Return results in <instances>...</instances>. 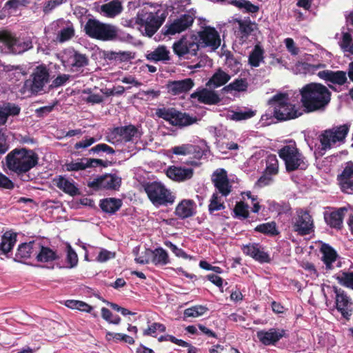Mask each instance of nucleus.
I'll use <instances>...</instances> for the list:
<instances>
[{
  "label": "nucleus",
  "instance_id": "nucleus-1",
  "mask_svg": "<svg viewBox=\"0 0 353 353\" xmlns=\"http://www.w3.org/2000/svg\"><path fill=\"white\" fill-rule=\"evenodd\" d=\"M301 102L305 112L323 110L331 100V92L324 85L310 83L300 90Z\"/></svg>",
  "mask_w": 353,
  "mask_h": 353
},
{
  "label": "nucleus",
  "instance_id": "nucleus-2",
  "mask_svg": "<svg viewBox=\"0 0 353 353\" xmlns=\"http://www.w3.org/2000/svg\"><path fill=\"white\" fill-rule=\"evenodd\" d=\"M39 157L33 150L26 148H14L6 157V166L18 176L28 172L39 164Z\"/></svg>",
  "mask_w": 353,
  "mask_h": 353
},
{
  "label": "nucleus",
  "instance_id": "nucleus-3",
  "mask_svg": "<svg viewBox=\"0 0 353 353\" xmlns=\"http://www.w3.org/2000/svg\"><path fill=\"white\" fill-rule=\"evenodd\" d=\"M83 31L90 38L102 41H114L121 40L119 35L118 28L111 23L90 18L85 23Z\"/></svg>",
  "mask_w": 353,
  "mask_h": 353
},
{
  "label": "nucleus",
  "instance_id": "nucleus-4",
  "mask_svg": "<svg viewBox=\"0 0 353 353\" xmlns=\"http://www.w3.org/2000/svg\"><path fill=\"white\" fill-rule=\"evenodd\" d=\"M83 31L90 38L102 41H114L121 40L119 35L118 28L111 23L90 18L85 23Z\"/></svg>",
  "mask_w": 353,
  "mask_h": 353
},
{
  "label": "nucleus",
  "instance_id": "nucleus-5",
  "mask_svg": "<svg viewBox=\"0 0 353 353\" xmlns=\"http://www.w3.org/2000/svg\"><path fill=\"white\" fill-rule=\"evenodd\" d=\"M83 31L90 38L102 41H114L121 40L119 35L118 28L111 23L90 18L85 23Z\"/></svg>",
  "mask_w": 353,
  "mask_h": 353
},
{
  "label": "nucleus",
  "instance_id": "nucleus-6",
  "mask_svg": "<svg viewBox=\"0 0 353 353\" xmlns=\"http://www.w3.org/2000/svg\"><path fill=\"white\" fill-rule=\"evenodd\" d=\"M143 188L149 200L156 207L172 205L175 201V196L160 182H147Z\"/></svg>",
  "mask_w": 353,
  "mask_h": 353
},
{
  "label": "nucleus",
  "instance_id": "nucleus-7",
  "mask_svg": "<svg viewBox=\"0 0 353 353\" xmlns=\"http://www.w3.org/2000/svg\"><path fill=\"white\" fill-rule=\"evenodd\" d=\"M50 82L49 69L45 64H41L34 68L24 86L33 94L45 92V87Z\"/></svg>",
  "mask_w": 353,
  "mask_h": 353
},
{
  "label": "nucleus",
  "instance_id": "nucleus-8",
  "mask_svg": "<svg viewBox=\"0 0 353 353\" xmlns=\"http://www.w3.org/2000/svg\"><path fill=\"white\" fill-rule=\"evenodd\" d=\"M350 125L345 123L324 130L319 137L320 143L323 150L332 148L339 143L343 144L350 131Z\"/></svg>",
  "mask_w": 353,
  "mask_h": 353
},
{
  "label": "nucleus",
  "instance_id": "nucleus-9",
  "mask_svg": "<svg viewBox=\"0 0 353 353\" xmlns=\"http://www.w3.org/2000/svg\"><path fill=\"white\" fill-rule=\"evenodd\" d=\"M157 117L168 121L174 126H188L196 121V117H192L186 113L181 112L174 108H157L155 112Z\"/></svg>",
  "mask_w": 353,
  "mask_h": 353
},
{
  "label": "nucleus",
  "instance_id": "nucleus-10",
  "mask_svg": "<svg viewBox=\"0 0 353 353\" xmlns=\"http://www.w3.org/2000/svg\"><path fill=\"white\" fill-rule=\"evenodd\" d=\"M142 132L132 124L125 126L116 127L112 129L106 140L111 143L116 142H133L141 138Z\"/></svg>",
  "mask_w": 353,
  "mask_h": 353
},
{
  "label": "nucleus",
  "instance_id": "nucleus-11",
  "mask_svg": "<svg viewBox=\"0 0 353 353\" xmlns=\"http://www.w3.org/2000/svg\"><path fill=\"white\" fill-rule=\"evenodd\" d=\"M194 14L185 12L181 14L173 21H169L162 28V32L165 35H174L189 29L194 21Z\"/></svg>",
  "mask_w": 353,
  "mask_h": 353
},
{
  "label": "nucleus",
  "instance_id": "nucleus-12",
  "mask_svg": "<svg viewBox=\"0 0 353 353\" xmlns=\"http://www.w3.org/2000/svg\"><path fill=\"white\" fill-rule=\"evenodd\" d=\"M121 185V178L115 174H105L97 176L88 182V187L94 192L103 190H118Z\"/></svg>",
  "mask_w": 353,
  "mask_h": 353
},
{
  "label": "nucleus",
  "instance_id": "nucleus-13",
  "mask_svg": "<svg viewBox=\"0 0 353 353\" xmlns=\"http://www.w3.org/2000/svg\"><path fill=\"white\" fill-rule=\"evenodd\" d=\"M268 114L279 121L287 120V93H278L268 101Z\"/></svg>",
  "mask_w": 353,
  "mask_h": 353
},
{
  "label": "nucleus",
  "instance_id": "nucleus-14",
  "mask_svg": "<svg viewBox=\"0 0 353 353\" xmlns=\"http://www.w3.org/2000/svg\"><path fill=\"white\" fill-rule=\"evenodd\" d=\"M307 167V161L292 139H288V172L296 170H304Z\"/></svg>",
  "mask_w": 353,
  "mask_h": 353
},
{
  "label": "nucleus",
  "instance_id": "nucleus-15",
  "mask_svg": "<svg viewBox=\"0 0 353 353\" xmlns=\"http://www.w3.org/2000/svg\"><path fill=\"white\" fill-rule=\"evenodd\" d=\"M335 294V304L336 310L342 316L349 321L353 314L352 302L345 291L336 286H333Z\"/></svg>",
  "mask_w": 353,
  "mask_h": 353
},
{
  "label": "nucleus",
  "instance_id": "nucleus-16",
  "mask_svg": "<svg viewBox=\"0 0 353 353\" xmlns=\"http://www.w3.org/2000/svg\"><path fill=\"white\" fill-rule=\"evenodd\" d=\"M296 214L297 216L294 224V230L302 236L310 234L313 231L314 224L309 212L299 209Z\"/></svg>",
  "mask_w": 353,
  "mask_h": 353
},
{
  "label": "nucleus",
  "instance_id": "nucleus-17",
  "mask_svg": "<svg viewBox=\"0 0 353 353\" xmlns=\"http://www.w3.org/2000/svg\"><path fill=\"white\" fill-rule=\"evenodd\" d=\"M286 331L283 328L271 327L268 330H262L256 332L259 341L264 345H275L283 337L285 336Z\"/></svg>",
  "mask_w": 353,
  "mask_h": 353
},
{
  "label": "nucleus",
  "instance_id": "nucleus-18",
  "mask_svg": "<svg viewBox=\"0 0 353 353\" xmlns=\"http://www.w3.org/2000/svg\"><path fill=\"white\" fill-rule=\"evenodd\" d=\"M337 181L341 191L345 194H353V162L345 163L343 171L337 176Z\"/></svg>",
  "mask_w": 353,
  "mask_h": 353
},
{
  "label": "nucleus",
  "instance_id": "nucleus-19",
  "mask_svg": "<svg viewBox=\"0 0 353 353\" xmlns=\"http://www.w3.org/2000/svg\"><path fill=\"white\" fill-rule=\"evenodd\" d=\"M212 181L222 196H227L232 191L227 172L223 168L216 169L212 174Z\"/></svg>",
  "mask_w": 353,
  "mask_h": 353
},
{
  "label": "nucleus",
  "instance_id": "nucleus-20",
  "mask_svg": "<svg viewBox=\"0 0 353 353\" xmlns=\"http://www.w3.org/2000/svg\"><path fill=\"white\" fill-rule=\"evenodd\" d=\"M242 250L245 254L261 263H270L271 261L269 254L265 251V248L259 243H253L243 245Z\"/></svg>",
  "mask_w": 353,
  "mask_h": 353
},
{
  "label": "nucleus",
  "instance_id": "nucleus-21",
  "mask_svg": "<svg viewBox=\"0 0 353 353\" xmlns=\"http://www.w3.org/2000/svg\"><path fill=\"white\" fill-rule=\"evenodd\" d=\"M201 47H210L213 50L217 49L221 44V39L218 32L214 28H206L199 33Z\"/></svg>",
  "mask_w": 353,
  "mask_h": 353
},
{
  "label": "nucleus",
  "instance_id": "nucleus-22",
  "mask_svg": "<svg viewBox=\"0 0 353 353\" xmlns=\"http://www.w3.org/2000/svg\"><path fill=\"white\" fill-rule=\"evenodd\" d=\"M159 14V10L156 12L155 15L150 12L145 19L144 24L145 32L150 37L157 32L166 18L165 12H162L161 14Z\"/></svg>",
  "mask_w": 353,
  "mask_h": 353
},
{
  "label": "nucleus",
  "instance_id": "nucleus-23",
  "mask_svg": "<svg viewBox=\"0 0 353 353\" xmlns=\"http://www.w3.org/2000/svg\"><path fill=\"white\" fill-rule=\"evenodd\" d=\"M213 89L202 88L191 94L192 99H197L199 102L207 105H216L221 101L219 95Z\"/></svg>",
  "mask_w": 353,
  "mask_h": 353
},
{
  "label": "nucleus",
  "instance_id": "nucleus-24",
  "mask_svg": "<svg viewBox=\"0 0 353 353\" xmlns=\"http://www.w3.org/2000/svg\"><path fill=\"white\" fill-rule=\"evenodd\" d=\"M170 151L176 155H192L194 159L198 160L204 155V150L199 145L190 143L174 146Z\"/></svg>",
  "mask_w": 353,
  "mask_h": 353
},
{
  "label": "nucleus",
  "instance_id": "nucleus-25",
  "mask_svg": "<svg viewBox=\"0 0 353 353\" xmlns=\"http://www.w3.org/2000/svg\"><path fill=\"white\" fill-rule=\"evenodd\" d=\"M317 75L320 79L325 81L339 85H344L347 81L346 72L342 70L332 71L325 70L319 72Z\"/></svg>",
  "mask_w": 353,
  "mask_h": 353
},
{
  "label": "nucleus",
  "instance_id": "nucleus-26",
  "mask_svg": "<svg viewBox=\"0 0 353 353\" xmlns=\"http://www.w3.org/2000/svg\"><path fill=\"white\" fill-rule=\"evenodd\" d=\"M194 85V81L190 78H187L183 80L169 81L167 88L169 93L173 95H179L188 92Z\"/></svg>",
  "mask_w": 353,
  "mask_h": 353
},
{
  "label": "nucleus",
  "instance_id": "nucleus-27",
  "mask_svg": "<svg viewBox=\"0 0 353 353\" xmlns=\"http://www.w3.org/2000/svg\"><path fill=\"white\" fill-rule=\"evenodd\" d=\"M347 208L345 207L340 208L336 210L324 213V219L325 223L332 228L341 229L343 225V219Z\"/></svg>",
  "mask_w": 353,
  "mask_h": 353
},
{
  "label": "nucleus",
  "instance_id": "nucleus-28",
  "mask_svg": "<svg viewBox=\"0 0 353 353\" xmlns=\"http://www.w3.org/2000/svg\"><path fill=\"white\" fill-rule=\"evenodd\" d=\"M37 243L34 241L20 244L15 254L14 261H21L23 259H30L32 256H35L37 252Z\"/></svg>",
  "mask_w": 353,
  "mask_h": 353
},
{
  "label": "nucleus",
  "instance_id": "nucleus-29",
  "mask_svg": "<svg viewBox=\"0 0 353 353\" xmlns=\"http://www.w3.org/2000/svg\"><path fill=\"white\" fill-rule=\"evenodd\" d=\"M194 170L192 168L170 166L167 170V176L176 181H183L192 177Z\"/></svg>",
  "mask_w": 353,
  "mask_h": 353
},
{
  "label": "nucleus",
  "instance_id": "nucleus-30",
  "mask_svg": "<svg viewBox=\"0 0 353 353\" xmlns=\"http://www.w3.org/2000/svg\"><path fill=\"white\" fill-rule=\"evenodd\" d=\"M174 213L182 219L191 217L196 213L195 203L192 200L184 199L177 205Z\"/></svg>",
  "mask_w": 353,
  "mask_h": 353
},
{
  "label": "nucleus",
  "instance_id": "nucleus-31",
  "mask_svg": "<svg viewBox=\"0 0 353 353\" xmlns=\"http://www.w3.org/2000/svg\"><path fill=\"white\" fill-rule=\"evenodd\" d=\"M230 75L219 68L206 83V87L215 89L226 84L230 80Z\"/></svg>",
  "mask_w": 353,
  "mask_h": 353
},
{
  "label": "nucleus",
  "instance_id": "nucleus-32",
  "mask_svg": "<svg viewBox=\"0 0 353 353\" xmlns=\"http://www.w3.org/2000/svg\"><path fill=\"white\" fill-rule=\"evenodd\" d=\"M37 252L35 254V259L38 262L48 263L59 259L57 252L48 247L43 246L37 243Z\"/></svg>",
  "mask_w": 353,
  "mask_h": 353
},
{
  "label": "nucleus",
  "instance_id": "nucleus-33",
  "mask_svg": "<svg viewBox=\"0 0 353 353\" xmlns=\"http://www.w3.org/2000/svg\"><path fill=\"white\" fill-rule=\"evenodd\" d=\"M320 252L322 254V261L325 265L327 270H332L333 268L332 263L336 261L338 254L336 250L330 245L323 243L321 248Z\"/></svg>",
  "mask_w": 353,
  "mask_h": 353
},
{
  "label": "nucleus",
  "instance_id": "nucleus-34",
  "mask_svg": "<svg viewBox=\"0 0 353 353\" xmlns=\"http://www.w3.org/2000/svg\"><path fill=\"white\" fill-rule=\"evenodd\" d=\"M20 111V107L14 103L8 102L0 105V125L6 123L9 116H17Z\"/></svg>",
  "mask_w": 353,
  "mask_h": 353
},
{
  "label": "nucleus",
  "instance_id": "nucleus-35",
  "mask_svg": "<svg viewBox=\"0 0 353 353\" xmlns=\"http://www.w3.org/2000/svg\"><path fill=\"white\" fill-rule=\"evenodd\" d=\"M170 51L163 45L159 46L154 51L146 54L147 60L153 62H166L170 60Z\"/></svg>",
  "mask_w": 353,
  "mask_h": 353
},
{
  "label": "nucleus",
  "instance_id": "nucleus-36",
  "mask_svg": "<svg viewBox=\"0 0 353 353\" xmlns=\"http://www.w3.org/2000/svg\"><path fill=\"white\" fill-rule=\"evenodd\" d=\"M122 204L123 202L121 199L109 197L101 199L99 203V206L103 212L110 214H114L121 208Z\"/></svg>",
  "mask_w": 353,
  "mask_h": 353
},
{
  "label": "nucleus",
  "instance_id": "nucleus-37",
  "mask_svg": "<svg viewBox=\"0 0 353 353\" xmlns=\"http://www.w3.org/2000/svg\"><path fill=\"white\" fill-rule=\"evenodd\" d=\"M123 10L121 2L119 0H112L101 6V12L108 18H114L120 14Z\"/></svg>",
  "mask_w": 353,
  "mask_h": 353
},
{
  "label": "nucleus",
  "instance_id": "nucleus-38",
  "mask_svg": "<svg viewBox=\"0 0 353 353\" xmlns=\"http://www.w3.org/2000/svg\"><path fill=\"white\" fill-rule=\"evenodd\" d=\"M54 181L55 182L56 186L65 193L72 196L80 194V191L74 183L63 176H59V178L55 179Z\"/></svg>",
  "mask_w": 353,
  "mask_h": 353
},
{
  "label": "nucleus",
  "instance_id": "nucleus-39",
  "mask_svg": "<svg viewBox=\"0 0 353 353\" xmlns=\"http://www.w3.org/2000/svg\"><path fill=\"white\" fill-rule=\"evenodd\" d=\"M0 42L8 48L10 53L14 54V50L18 42V37L10 31L3 30L0 31Z\"/></svg>",
  "mask_w": 353,
  "mask_h": 353
},
{
  "label": "nucleus",
  "instance_id": "nucleus-40",
  "mask_svg": "<svg viewBox=\"0 0 353 353\" xmlns=\"http://www.w3.org/2000/svg\"><path fill=\"white\" fill-rule=\"evenodd\" d=\"M151 261L155 265L163 266L170 262L167 251L162 248H157L154 250H151Z\"/></svg>",
  "mask_w": 353,
  "mask_h": 353
},
{
  "label": "nucleus",
  "instance_id": "nucleus-41",
  "mask_svg": "<svg viewBox=\"0 0 353 353\" xmlns=\"http://www.w3.org/2000/svg\"><path fill=\"white\" fill-rule=\"evenodd\" d=\"M325 63H319L316 64H311L307 62L298 61L295 65V71L303 74H314L319 69L325 68Z\"/></svg>",
  "mask_w": 353,
  "mask_h": 353
},
{
  "label": "nucleus",
  "instance_id": "nucleus-42",
  "mask_svg": "<svg viewBox=\"0 0 353 353\" xmlns=\"http://www.w3.org/2000/svg\"><path fill=\"white\" fill-rule=\"evenodd\" d=\"M17 241V234L14 233L6 232L1 236V242L0 243V250L3 254L10 252Z\"/></svg>",
  "mask_w": 353,
  "mask_h": 353
},
{
  "label": "nucleus",
  "instance_id": "nucleus-43",
  "mask_svg": "<svg viewBox=\"0 0 353 353\" xmlns=\"http://www.w3.org/2000/svg\"><path fill=\"white\" fill-rule=\"evenodd\" d=\"M248 87V83L245 79H236L233 82L230 83L228 85H225L222 91L224 92H229L232 90L238 92L246 91Z\"/></svg>",
  "mask_w": 353,
  "mask_h": 353
},
{
  "label": "nucleus",
  "instance_id": "nucleus-44",
  "mask_svg": "<svg viewBox=\"0 0 353 353\" xmlns=\"http://www.w3.org/2000/svg\"><path fill=\"white\" fill-rule=\"evenodd\" d=\"M254 230L270 236H274L279 234L276 225L274 222H268L258 225Z\"/></svg>",
  "mask_w": 353,
  "mask_h": 353
},
{
  "label": "nucleus",
  "instance_id": "nucleus-45",
  "mask_svg": "<svg viewBox=\"0 0 353 353\" xmlns=\"http://www.w3.org/2000/svg\"><path fill=\"white\" fill-rule=\"evenodd\" d=\"M228 3L238 8H244L245 12L248 13H256L259 10L258 6L252 4L248 0H231L229 1Z\"/></svg>",
  "mask_w": 353,
  "mask_h": 353
},
{
  "label": "nucleus",
  "instance_id": "nucleus-46",
  "mask_svg": "<svg viewBox=\"0 0 353 353\" xmlns=\"http://www.w3.org/2000/svg\"><path fill=\"white\" fill-rule=\"evenodd\" d=\"M263 49L259 46L256 45L249 55V63L252 67H258L260 65V62L263 59Z\"/></svg>",
  "mask_w": 353,
  "mask_h": 353
},
{
  "label": "nucleus",
  "instance_id": "nucleus-47",
  "mask_svg": "<svg viewBox=\"0 0 353 353\" xmlns=\"http://www.w3.org/2000/svg\"><path fill=\"white\" fill-rule=\"evenodd\" d=\"M208 311V308L202 305H196L185 309L183 312L184 319L188 317L196 318L203 316Z\"/></svg>",
  "mask_w": 353,
  "mask_h": 353
},
{
  "label": "nucleus",
  "instance_id": "nucleus-48",
  "mask_svg": "<svg viewBox=\"0 0 353 353\" xmlns=\"http://www.w3.org/2000/svg\"><path fill=\"white\" fill-rule=\"evenodd\" d=\"M172 49L174 52L179 57L188 54L187 38L183 37L179 41L174 42L172 46Z\"/></svg>",
  "mask_w": 353,
  "mask_h": 353
},
{
  "label": "nucleus",
  "instance_id": "nucleus-49",
  "mask_svg": "<svg viewBox=\"0 0 353 353\" xmlns=\"http://www.w3.org/2000/svg\"><path fill=\"white\" fill-rule=\"evenodd\" d=\"M348 32L343 33L340 46L344 52H347L353 54V41L352 37L350 32V31H352V30L348 28Z\"/></svg>",
  "mask_w": 353,
  "mask_h": 353
},
{
  "label": "nucleus",
  "instance_id": "nucleus-50",
  "mask_svg": "<svg viewBox=\"0 0 353 353\" xmlns=\"http://www.w3.org/2000/svg\"><path fill=\"white\" fill-rule=\"evenodd\" d=\"M225 208L224 203L221 202L220 198L217 193H213L208 205V211L210 214L214 212L224 210Z\"/></svg>",
  "mask_w": 353,
  "mask_h": 353
},
{
  "label": "nucleus",
  "instance_id": "nucleus-51",
  "mask_svg": "<svg viewBox=\"0 0 353 353\" xmlns=\"http://www.w3.org/2000/svg\"><path fill=\"white\" fill-rule=\"evenodd\" d=\"M74 36L73 25L70 23L68 26L62 28L57 34V40L59 42H65L71 39Z\"/></svg>",
  "mask_w": 353,
  "mask_h": 353
},
{
  "label": "nucleus",
  "instance_id": "nucleus-52",
  "mask_svg": "<svg viewBox=\"0 0 353 353\" xmlns=\"http://www.w3.org/2000/svg\"><path fill=\"white\" fill-rule=\"evenodd\" d=\"M249 206L247 203L243 201L236 202L234 208V212L235 214L236 217L239 219H245L249 216Z\"/></svg>",
  "mask_w": 353,
  "mask_h": 353
},
{
  "label": "nucleus",
  "instance_id": "nucleus-53",
  "mask_svg": "<svg viewBox=\"0 0 353 353\" xmlns=\"http://www.w3.org/2000/svg\"><path fill=\"white\" fill-rule=\"evenodd\" d=\"M157 331L165 332L166 331L165 325L161 323H152L151 325H148V328L143 330V335L156 337Z\"/></svg>",
  "mask_w": 353,
  "mask_h": 353
},
{
  "label": "nucleus",
  "instance_id": "nucleus-54",
  "mask_svg": "<svg viewBox=\"0 0 353 353\" xmlns=\"http://www.w3.org/2000/svg\"><path fill=\"white\" fill-rule=\"evenodd\" d=\"M238 23L239 31L242 34V37L247 38L252 34V32L254 30V28H256V23H252L250 21L239 20Z\"/></svg>",
  "mask_w": 353,
  "mask_h": 353
},
{
  "label": "nucleus",
  "instance_id": "nucleus-55",
  "mask_svg": "<svg viewBox=\"0 0 353 353\" xmlns=\"http://www.w3.org/2000/svg\"><path fill=\"white\" fill-rule=\"evenodd\" d=\"M278 160L276 155H268L266 159V168L265 171L268 174H276L278 172Z\"/></svg>",
  "mask_w": 353,
  "mask_h": 353
},
{
  "label": "nucleus",
  "instance_id": "nucleus-56",
  "mask_svg": "<svg viewBox=\"0 0 353 353\" xmlns=\"http://www.w3.org/2000/svg\"><path fill=\"white\" fill-rule=\"evenodd\" d=\"M101 316L108 323L114 325H118L121 322V318L118 315H113L111 311L106 308H101Z\"/></svg>",
  "mask_w": 353,
  "mask_h": 353
},
{
  "label": "nucleus",
  "instance_id": "nucleus-57",
  "mask_svg": "<svg viewBox=\"0 0 353 353\" xmlns=\"http://www.w3.org/2000/svg\"><path fill=\"white\" fill-rule=\"evenodd\" d=\"M337 279L341 285L353 290V272H343Z\"/></svg>",
  "mask_w": 353,
  "mask_h": 353
},
{
  "label": "nucleus",
  "instance_id": "nucleus-58",
  "mask_svg": "<svg viewBox=\"0 0 353 353\" xmlns=\"http://www.w3.org/2000/svg\"><path fill=\"white\" fill-rule=\"evenodd\" d=\"M67 171H80L87 168L85 158L79 159V161H72L65 165Z\"/></svg>",
  "mask_w": 353,
  "mask_h": 353
},
{
  "label": "nucleus",
  "instance_id": "nucleus-59",
  "mask_svg": "<svg viewBox=\"0 0 353 353\" xmlns=\"http://www.w3.org/2000/svg\"><path fill=\"white\" fill-rule=\"evenodd\" d=\"M66 261L67 263L70 265V268L75 267L78 263V256L70 244L67 245Z\"/></svg>",
  "mask_w": 353,
  "mask_h": 353
},
{
  "label": "nucleus",
  "instance_id": "nucleus-60",
  "mask_svg": "<svg viewBox=\"0 0 353 353\" xmlns=\"http://www.w3.org/2000/svg\"><path fill=\"white\" fill-rule=\"evenodd\" d=\"M165 245L170 248L171 251L177 256L184 259H190V256L181 248H179L176 245L171 241H167L164 243Z\"/></svg>",
  "mask_w": 353,
  "mask_h": 353
},
{
  "label": "nucleus",
  "instance_id": "nucleus-61",
  "mask_svg": "<svg viewBox=\"0 0 353 353\" xmlns=\"http://www.w3.org/2000/svg\"><path fill=\"white\" fill-rule=\"evenodd\" d=\"M32 47V43L30 40L28 39L22 41L19 38H18V42L14 50V54L23 53L31 49Z\"/></svg>",
  "mask_w": 353,
  "mask_h": 353
},
{
  "label": "nucleus",
  "instance_id": "nucleus-62",
  "mask_svg": "<svg viewBox=\"0 0 353 353\" xmlns=\"http://www.w3.org/2000/svg\"><path fill=\"white\" fill-rule=\"evenodd\" d=\"M101 152H105L108 154H114L115 150L113 148L109 146L105 143H99L95 146L92 147L90 150V152L99 153Z\"/></svg>",
  "mask_w": 353,
  "mask_h": 353
},
{
  "label": "nucleus",
  "instance_id": "nucleus-63",
  "mask_svg": "<svg viewBox=\"0 0 353 353\" xmlns=\"http://www.w3.org/2000/svg\"><path fill=\"white\" fill-rule=\"evenodd\" d=\"M187 47L188 50V54L191 55H196V52L201 47L200 41H197V37L195 38H187Z\"/></svg>",
  "mask_w": 353,
  "mask_h": 353
},
{
  "label": "nucleus",
  "instance_id": "nucleus-64",
  "mask_svg": "<svg viewBox=\"0 0 353 353\" xmlns=\"http://www.w3.org/2000/svg\"><path fill=\"white\" fill-rule=\"evenodd\" d=\"M255 115V112L249 110L247 111H239V112H234L232 115V119L234 121H241L250 119Z\"/></svg>",
  "mask_w": 353,
  "mask_h": 353
}]
</instances>
